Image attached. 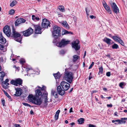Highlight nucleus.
I'll return each mask as SVG.
<instances>
[{
	"mask_svg": "<svg viewBox=\"0 0 127 127\" xmlns=\"http://www.w3.org/2000/svg\"><path fill=\"white\" fill-rule=\"evenodd\" d=\"M12 35V37L15 38H17L21 36L20 34L15 31H14L13 32Z\"/></svg>",
	"mask_w": 127,
	"mask_h": 127,
	"instance_id": "a211bd4d",
	"label": "nucleus"
},
{
	"mask_svg": "<svg viewBox=\"0 0 127 127\" xmlns=\"http://www.w3.org/2000/svg\"><path fill=\"white\" fill-rule=\"evenodd\" d=\"M52 34L53 36L55 38L60 37L61 35L60 28L57 26H54L53 28Z\"/></svg>",
	"mask_w": 127,
	"mask_h": 127,
	"instance_id": "f03ea898",
	"label": "nucleus"
},
{
	"mask_svg": "<svg viewBox=\"0 0 127 127\" xmlns=\"http://www.w3.org/2000/svg\"><path fill=\"white\" fill-rule=\"evenodd\" d=\"M85 10L87 15H89V13L90 12V7H87L86 8Z\"/></svg>",
	"mask_w": 127,
	"mask_h": 127,
	"instance_id": "473e14b6",
	"label": "nucleus"
},
{
	"mask_svg": "<svg viewBox=\"0 0 127 127\" xmlns=\"http://www.w3.org/2000/svg\"><path fill=\"white\" fill-rule=\"evenodd\" d=\"M90 17L92 19L93 18H95V16H94L93 15H90Z\"/></svg>",
	"mask_w": 127,
	"mask_h": 127,
	"instance_id": "4d7b16f0",
	"label": "nucleus"
},
{
	"mask_svg": "<svg viewBox=\"0 0 127 127\" xmlns=\"http://www.w3.org/2000/svg\"><path fill=\"white\" fill-rule=\"evenodd\" d=\"M79 40H75L72 43V47L74 48L76 50H78L80 48V45H79Z\"/></svg>",
	"mask_w": 127,
	"mask_h": 127,
	"instance_id": "423d86ee",
	"label": "nucleus"
},
{
	"mask_svg": "<svg viewBox=\"0 0 127 127\" xmlns=\"http://www.w3.org/2000/svg\"><path fill=\"white\" fill-rule=\"evenodd\" d=\"M5 76V73L3 71L0 72V81H2L3 77Z\"/></svg>",
	"mask_w": 127,
	"mask_h": 127,
	"instance_id": "aec40b11",
	"label": "nucleus"
},
{
	"mask_svg": "<svg viewBox=\"0 0 127 127\" xmlns=\"http://www.w3.org/2000/svg\"><path fill=\"white\" fill-rule=\"evenodd\" d=\"M72 112V108H71L69 110V112L71 113Z\"/></svg>",
	"mask_w": 127,
	"mask_h": 127,
	"instance_id": "69168bd1",
	"label": "nucleus"
},
{
	"mask_svg": "<svg viewBox=\"0 0 127 127\" xmlns=\"http://www.w3.org/2000/svg\"><path fill=\"white\" fill-rule=\"evenodd\" d=\"M62 24L64 27L67 29H69V27L66 21H64Z\"/></svg>",
	"mask_w": 127,
	"mask_h": 127,
	"instance_id": "4be33fe9",
	"label": "nucleus"
},
{
	"mask_svg": "<svg viewBox=\"0 0 127 127\" xmlns=\"http://www.w3.org/2000/svg\"><path fill=\"white\" fill-rule=\"evenodd\" d=\"M26 21L23 18H19L15 22V26H17L18 25L22 23H24Z\"/></svg>",
	"mask_w": 127,
	"mask_h": 127,
	"instance_id": "ddd939ff",
	"label": "nucleus"
},
{
	"mask_svg": "<svg viewBox=\"0 0 127 127\" xmlns=\"http://www.w3.org/2000/svg\"><path fill=\"white\" fill-rule=\"evenodd\" d=\"M69 33H71V34H72L73 33L72 32H68V31L65 30H63L62 32V34L63 35Z\"/></svg>",
	"mask_w": 127,
	"mask_h": 127,
	"instance_id": "5701e85b",
	"label": "nucleus"
},
{
	"mask_svg": "<svg viewBox=\"0 0 127 127\" xmlns=\"http://www.w3.org/2000/svg\"><path fill=\"white\" fill-rule=\"evenodd\" d=\"M64 41L65 40H62L61 42L57 43L56 44V45L58 47H64L65 45L68 44L70 42L69 40L67 41Z\"/></svg>",
	"mask_w": 127,
	"mask_h": 127,
	"instance_id": "0eeeda50",
	"label": "nucleus"
},
{
	"mask_svg": "<svg viewBox=\"0 0 127 127\" xmlns=\"http://www.w3.org/2000/svg\"><path fill=\"white\" fill-rule=\"evenodd\" d=\"M23 104L25 106H30V104H28L27 103H23Z\"/></svg>",
	"mask_w": 127,
	"mask_h": 127,
	"instance_id": "8fccbe9b",
	"label": "nucleus"
},
{
	"mask_svg": "<svg viewBox=\"0 0 127 127\" xmlns=\"http://www.w3.org/2000/svg\"><path fill=\"white\" fill-rule=\"evenodd\" d=\"M28 99L30 102L34 103L36 98L32 95H29L28 97Z\"/></svg>",
	"mask_w": 127,
	"mask_h": 127,
	"instance_id": "2eb2a0df",
	"label": "nucleus"
},
{
	"mask_svg": "<svg viewBox=\"0 0 127 127\" xmlns=\"http://www.w3.org/2000/svg\"><path fill=\"white\" fill-rule=\"evenodd\" d=\"M22 82V80L20 78H18L12 80L11 81L10 83L16 86H18L21 85Z\"/></svg>",
	"mask_w": 127,
	"mask_h": 127,
	"instance_id": "20e7f679",
	"label": "nucleus"
},
{
	"mask_svg": "<svg viewBox=\"0 0 127 127\" xmlns=\"http://www.w3.org/2000/svg\"><path fill=\"white\" fill-rule=\"evenodd\" d=\"M117 41L120 43L122 46H124L125 44L123 40H117Z\"/></svg>",
	"mask_w": 127,
	"mask_h": 127,
	"instance_id": "c9c22d12",
	"label": "nucleus"
},
{
	"mask_svg": "<svg viewBox=\"0 0 127 127\" xmlns=\"http://www.w3.org/2000/svg\"><path fill=\"white\" fill-rule=\"evenodd\" d=\"M89 127H96V126L94 125L90 124L89 125Z\"/></svg>",
	"mask_w": 127,
	"mask_h": 127,
	"instance_id": "3c124183",
	"label": "nucleus"
},
{
	"mask_svg": "<svg viewBox=\"0 0 127 127\" xmlns=\"http://www.w3.org/2000/svg\"><path fill=\"white\" fill-rule=\"evenodd\" d=\"M44 96L45 100L44 101L43 104L42 105L43 107H45L47 105V103L49 102L47 101L48 93L45 92L44 93L43 95V96H44Z\"/></svg>",
	"mask_w": 127,
	"mask_h": 127,
	"instance_id": "9b49d317",
	"label": "nucleus"
},
{
	"mask_svg": "<svg viewBox=\"0 0 127 127\" xmlns=\"http://www.w3.org/2000/svg\"><path fill=\"white\" fill-rule=\"evenodd\" d=\"M112 47L113 49H117L119 48V47L117 44L114 43L112 46Z\"/></svg>",
	"mask_w": 127,
	"mask_h": 127,
	"instance_id": "7c9ffc66",
	"label": "nucleus"
},
{
	"mask_svg": "<svg viewBox=\"0 0 127 127\" xmlns=\"http://www.w3.org/2000/svg\"><path fill=\"white\" fill-rule=\"evenodd\" d=\"M15 90L16 91V94L14 95L16 96H20L22 93V89L19 88H17L15 89Z\"/></svg>",
	"mask_w": 127,
	"mask_h": 127,
	"instance_id": "4468645a",
	"label": "nucleus"
},
{
	"mask_svg": "<svg viewBox=\"0 0 127 127\" xmlns=\"http://www.w3.org/2000/svg\"><path fill=\"white\" fill-rule=\"evenodd\" d=\"M61 85L63 90L62 89L61 87L59 86L57 87V90L59 94L62 95L64 94V91H67L69 89L70 85L66 82L63 81L61 82Z\"/></svg>",
	"mask_w": 127,
	"mask_h": 127,
	"instance_id": "f257e3e1",
	"label": "nucleus"
},
{
	"mask_svg": "<svg viewBox=\"0 0 127 127\" xmlns=\"http://www.w3.org/2000/svg\"><path fill=\"white\" fill-rule=\"evenodd\" d=\"M38 88L41 90H45L46 89V87L44 86H42V88H41L40 87L38 86Z\"/></svg>",
	"mask_w": 127,
	"mask_h": 127,
	"instance_id": "e433bc0d",
	"label": "nucleus"
},
{
	"mask_svg": "<svg viewBox=\"0 0 127 127\" xmlns=\"http://www.w3.org/2000/svg\"><path fill=\"white\" fill-rule=\"evenodd\" d=\"M35 28L34 32L36 34H41L42 32L41 27L39 25H35Z\"/></svg>",
	"mask_w": 127,
	"mask_h": 127,
	"instance_id": "f8f14e48",
	"label": "nucleus"
},
{
	"mask_svg": "<svg viewBox=\"0 0 127 127\" xmlns=\"http://www.w3.org/2000/svg\"><path fill=\"white\" fill-rule=\"evenodd\" d=\"M79 58V57L77 55H74L73 57V61L74 62L76 61Z\"/></svg>",
	"mask_w": 127,
	"mask_h": 127,
	"instance_id": "c85d7f7f",
	"label": "nucleus"
},
{
	"mask_svg": "<svg viewBox=\"0 0 127 127\" xmlns=\"http://www.w3.org/2000/svg\"><path fill=\"white\" fill-rule=\"evenodd\" d=\"M111 40H103L104 41L108 44H110L111 43L110 41Z\"/></svg>",
	"mask_w": 127,
	"mask_h": 127,
	"instance_id": "c03bdc74",
	"label": "nucleus"
},
{
	"mask_svg": "<svg viewBox=\"0 0 127 127\" xmlns=\"http://www.w3.org/2000/svg\"><path fill=\"white\" fill-rule=\"evenodd\" d=\"M2 84H4L6 86H7L9 84L7 82H2Z\"/></svg>",
	"mask_w": 127,
	"mask_h": 127,
	"instance_id": "09e8293b",
	"label": "nucleus"
},
{
	"mask_svg": "<svg viewBox=\"0 0 127 127\" xmlns=\"http://www.w3.org/2000/svg\"><path fill=\"white\" fill-rule=\"evenodd\" d=\"M30 113L31 114H34V113L32 110L31 111Z\"/></svg>",
	"mask_w": 127,
	"mask_h": 127,
	"instance_id": "338daca9",
	"label": "nucleus"
},
{
	"mask_svg": "<svg viewBox=\"0 0 127 127\" xmlns=\"http://www.w3.org/2000/svg\"><path fill=\"white\" fill-rule=\"evenodd\" d=\"M106 75L108 77H109L111 75V73L110 72H107L106 73Z\"/></svg>",
	"mask_w": 127,
	"mask_h": 127,
	"instance_id": "de8ad7c7",
	"label": "nucleus"
},
{
	"mask_svg": "<svg viewBox=\"0 0 127 127\" xmlns=\"http://www.w3.org/2000/svg\"><path fill=\"white\" fill-rule=\"evenodd\" d=\"M125 83L124 82H122L120 83L119 84V86L122 88L123 89L124 87H123V86L124 85Z\"/></svg>",
	"mask_w": 127,
	"mask_h": 127,
	"instance_id": "4c0bfd02",
	"label": "nucleus"
},
{
	"mask_svg": "<svg viewBox=\"0 0 127 127\" xmlns=\"http://www.w3.org/2000/svg\"><path fill=\"white\" fill-rule=\"evenodd\" d=\"M60 112V110H58L56 112V114L59 115Z\"/></svg>",
	"mask_w": 127,
	"mask_h": 127,
	"instance_id": "13d9d810",
	"label": "nucleus"
},
{
	"mask_svg": "<svg viewBox=\"0 0 127 127\" xmlns=\"http://www.w3.org/2000/svg\"><path fill=\"white\" fill-rule=\"evenodd\" d=\"M99 72L102 74L103 73V68L102 66L99 68Z\"/></svg>",
	"mask_w": 127,
	"mask_h": 127,
	"instance_id": "a19ab883",
	"label": "nucleus"
},
{
	"mask_svg": "<svg viewBox=\"0 0 127 127\" xmlns=\"http://www.w3.org/2000/svg\"><path fill=\"white\" fill-rule=\"evenodd\" d=\"M51 95L53 96L55 98H57L58 97V93L56 91H52L51 92Z\"/></svg>",
	"mask_w": 127,
	"mask_h": 127,
	"instance_id": "412c9836",
	"label": "nucleus"
},
{
	"mask_svg": "<svg viewBox=\"0 0 127 127\" xmlns=\"http://www.w3.org/2000/svg\"><path fill=\"white\" fill-rule=\"evenodd\" d=\"M115 122H117L118 124H121V123L120 120H113L112 121V122L113 123H114Z\"/></svg>",
	"mask_w": 127,
	"mask_h": 127,
	"instance_id": "f704fd0d",
	"label": "nucleus"
},
{
	"mask_svg": "<svg viewBox=\"0 0 127 127\" xmlns=\"http://www.w3.org/2000/svg\"><path fill=\"white\" fill-rule=\"evenodd\" d=\"M20 63L21 64H23L25 62V60L23 59H21L20 60Z\"/></svg>",
	"mask_w": 127,
	"mask_h": 127,
	"instance_id": "ea45409f",
	"label": "nucleus"
},
{
	"mask_svg": "<svg viewBox=\"0 0 127 127\" xmlns=\"http://www.w3.org/2000/svg\"><path fill=\"white\" fill-rule=\"evenodd\" d=\"M32 19L35 21H38L39 19V18L37 16H35L34 15H32Z\"/></svg>",
	"mask_w": 127,
	"mask_h": 127,
	"instance_id": "cd10ccee",
	"label": "nucleus"
},
{
	"mask_svg": "<svg viewBox=\"0 0 127 127\" xmlns=\"http://www.w3.org/2000/svg\"><path fill=\"white\" fill-rule=\"evenodd\" d=\"M103 90L105 91H107V88H103Z\"/></svg>",
	"mask_w": 127,
	"mask_h": 127,
	"instance_id": "774afa93",
	"label": "nucleus"
},
{
	"mask_svg": "<svg viewBox=\"0 0 127 127\" xmlns=\"http://www.w3.org/2000/svg\"><path fill=\"white\" fill-rule=\"evenodd\" d=\"M107 106L108 107H111L112 106V105L111 104H107Z\"/></svg>",
	"mask_w": 127,
	"mask_h": 127,
	"instance_id": "bf43d9fd",
	"label": "nucleus"
},
{
	"mask_svg": "<svg viewBox=\"0 0 127 127\" xmlns=\"http://www.w3.org/2000/svg\"><path fill=\"white\" fill-rule=\"evenodd\" d=\"M126 120H127V118H121V120H120L121 124H125L126 123V121H125Z\"/></svg>",
	"mask_w": 127,
	"mask_h": 127,
	"instance_id": "b1692460",
	"label": "nucleus"
},
{
	"mask_svg": "<svg viewBox=\"0 0 127 127\" xmlns=\"http://www.w3.org/2000/svg\"><path fill=\"white\" fill-rule=\"evenodd\" d=\"M104 7L107 12L111 14L112 12L109 6L106 3L103 4Z\"/></svg>",
	"mask_w": 127,
	"mask_h": 127,
	"instance_id": "dca6fc26",
	"label": "nucleus"
},
{
	"mask_svg": "<svg viewBox=\"0 0 127 127\" xmlns=\"http://www.w3.org/2000/svg\"><path fill=\"white\" fill-rule=\"evenodd\" d=\"M35 96H39L42 95V92L39 89H37L35 91Z\"/></svg>",
	"mask_w": 127,
	"mask_h": 127,
	"instance_id": "6ab92c4d",
	"label": "nucleus"
},
{
	"mask_svg": "<svg viewBox=\"0 0 127 127\" xmlns=\"http://www.w3.org/2000/svg\"><path fill=\"white\" fill-rule=\"evenodd\" d=\"M54 76L55 77V79H56L59 78L60 77V73L59 72H58L54 74Z\"/></svg>",
	"mask_w": 127,
	"mask_h": 127,
	"instance_id": "bb28decb",
	"label": "nucleus"
},
{
	"mask_svg": "<svg viewBox=\"0 0 127 127\" xmlns=\"http://www.w3.org/2000/svg\"><path fill=\"white\" fill-rule=\"evenodd\" d=\"M94 63L93 62H92L89 68V69H90L94 65Z\"/></svg>",
	"mask_w": 127,
	"mask_h": 127,
	"instance_id": "a18cd8bd",
	"label": "nucleus"
},
{
	"mask_svg": "<svg viewBox=\"0 0 127 127\" xmlns=\"http://www.w3.org/2000/svg\"><path fill=\"white\" fill-rule=\"evenodd\" d=\"M59 115L55 114V120H57L58 119Z\"/></svg>",
	"mask_w": 127,
	"mask_h": 127,
	"instance_id": "864d4df0",
	"label": "nucleus"
},
{
	"mask_svg": "<svg viewBox=\"0 0 127 127\" xmlns=\"http://www.w3.org/2000/svg\"><path fill=\"white\" fill-rule=\"evenodd\" d=\"M3 32L4 33L9 37L11 34V30L10 27L8 26H5L3 29Z\"/></svg>",
	"mask_w": 127,
	"mask_h": 127,
	"instance_id": "39448f33",
	"label": "nucleus"
},
{
	"mask_svg": "<svg viewBox=\"0 0 127 127\" xmlns=\"http://www.w3.org/2000/svg\"><path fill=\"white\" fill-rule=\"evenodd\" d=\"M75 124L74 123L72 122L70 124V125H71V126L72 127L74 125H75Z\"/></svg>",
	"mask_w": 127,
	"mask_h": 127,
	"instance_id": "0e129e2a",
	"label": "nucleus"
},
{
	"mask_svg": "<svg viewBox=\"0 0 127 127\" xmlns=\"http://www.w3.org/2000/svg\"><path fill=\"white\" fill-rule=\"evenodd\" d=\"M50 22L46 19H43L42 23V27L44 28H48V27H50Z\"/></svg>",
	"mask_w": 127,
	"mask_h": 127,
	"instance_id": "1a4fd4ad",
	"label": "nucleus"
},
{
	"mask_svg": "<svg viewBox=\"0 0 127 127\" xmlns=\"http://www.w3.org/2000/svg\"><path fill=\"white\" fill-rule=\"evenodd\" d=\"M24 36H28L31 35L33 32V30L31 28H29L28 29L23 32Z\"/></svg>",
	"mask_w": 127,
	"mask_h": 127,
	"instance_id": "6e6552de",
	"label": "nucleus"
},
{
	"mask_svg": "<svg viewBox=\"0 0 127 127\" xmlns=\"http://www.w3.org/2000/svg\"><path fill=\"white\" fill-rule=\"evenodd\" d=\"M17 3V1L16 0H14L10 3V6L11 7H12L14 6Z\"/></svg>",
	"mask_w": 127,
	"mask_h": 127,
	"instance_id": "2f4dec72",
	"label": "nucleus"
},
{
	"mask_svg": "<svg viewBox=\"0 0 127 127\" xmlns=\"http://www.w3.org/2000/svg\"><path fill=\"white\" fill-rule=\"evenodd\" d=\"M14 12L15 11L14 10L11 9L9 11V14L12 15L13 14Z\"/></svg>",
	"mask_w": 127,
	"mask_h": 127,
	"instance_id": "58836bf2",
	"label": "nucleus"
},
{
	"mask_svg": "<svg viewBox=\"0 0 127 127\" xmlns=\"http://www.w3.org/2000/svg\"><path fill=\"white\" fill-rule=\"evenodd\" d=\"M3 88L5 89H6L7 88V86H6L5 85V84H3Z\"/></svg>",
	"mask_w": 127,
	"mask_h": 127,
	"instance_id": "052dcab7",
	"label": "nucleus"
},
{
	"mask_svg": "<svg viewBox=\"0 0 127 127\" xmlns=\"http://www.w3.org/2000/svg\"><path fill=\"white\" fill-rule=\"evenodd\" d=\"M58 8L61 11L63 12L64 11V7L62 5H60L58 7Z\"/></svg>",
	"mask_w": 127,
	"mask_h": 127,
	"instance_id": "c756f323",
	"label": "nucleus"
},
{
	"mask_svg": "<svg viewBox=\"0 0 127 127\" xmlns=\"http://www.w3.org/2000/svg\"><path fill=\"white\" fill-rule=\"evenodd\" d=\"M6 96L9 98L11 99V96H10L8 93H7L5 95Z\"/></svg>",
	"mask_w": 127,
	"mask_h": 127,
	"instance_id": "5fc2aeb1",
	"label": "nucleus"
},
{
	"mask_svg": "<svg viewBox=\"0 0 127 127\" xmlns=\"http://www.w3.org/2000/svg\"><path fill=\"white\" fill-rule=\"evenodd\" d=\"M109 36L111 37L114 40H121V38L118 36H112L111 34H109Z\"/></svg>",
	"mask_w": 127,
	"mask_h": 127,
	"instance_id": "393cba45",
	"label": "nucleus"
},
{
	"mask_svg": "<svg viewBox=\"0 0 127 127\" xmlns=\"http://www.w3.org/2000/svg\"><path fill=\"white\" fill-rule=\"evenodd\" d=\"M14 126L15 127H21L19 125L17 124H15L14 125Z\"/></svg>",
	"mask_w": 127,
	"mask_h": 127,
	"instance_id": "603ef678",
	"label": "nucleus"
},
{
	"mask_svg": "<svg viewBox=\"0 0 127 127\" xmlns=\"http://www.w3.org/2000/svg\"><path fill=\"white\" fill-rule=\"evenodd\" d=\"M42 100L40 98L35 99L34 103L38 105H40L42 102Z\"/></svg>",
	"mask_w": 127,
	"mask_h": 127,
	"instance_id": "f3484780",
	"label": "nucleus"
},
{
	"mask_svg": "<svg viewBox=\"0 0 127 127\" xmlns=\"http://www.w3.org/2000/svg\"><path fill=\"white\" fill-rule=\"evenodd\" d=\"M0 50H4V46L3 45L0 44Z\"/></svg>",
	"mask_w": 127,
	"mask_h": 127,
	"instance_id": "37998d69",
	"label": "nucleus"
},
{
	"mask_svg": "<svg viewBox=\"0 0 127 127\" xmlns=\"http://www.w3.org/2000/svg\"><path fill=\"white\" fill-rule=\"evenodd\" d=\"M0 40H6L2 36V33H0Z\"/></svg>",
	"mask_w": 127,
	"mask_h": 127,
	"instance_id": "79ce46f5",
	"label": "nucleus"
},
{
	"mask_svg": "<svg viewBox=\"0 0 127 127\" xmlns=\"http://www.w3.org/2000/svg\"><path fill=\"white\" fill-rule=\"evenodd\" d=\"M0 43L3 44L6 43V46H7L8 44L7 43H6V40H0Z\"/></svg>",
	"mask_w": 127,
	"mask_h": 127,
	"instance_id": "72a5a7b5",
	"label": "nucleus"
},
{
	"mask_svg": "<svg viewBox=\"0 0 127 127\" xmlns=\"http://www.w3.org/2000/svg\"><path fill=\"white\" fill-rule=\"evenodd\" d=\"M2 90L5 95L7 93L4 90L2 89Z\"/></svg>",
	"mask_w": 127,
	"mask_h": 127,
	"instance_id": "e2e57ef3",
	"label": "nucleus"
},
{
	"mask_svg": "<svg viewBox=\"0 0 127 127\" xmlns=\"http://www.w3.org/2000/svg\"><path fill=\"white\" fill-rule=\"evenodd\" d=\"M72 73L70 72H65L64 79L69 83H71L73 79Z\"/></svg>",
	"mask_w": 127,
	"mask_h": 127,
	"instance_id": "7ed1b4c3",
	"label": "nucleus"
},
{
	"mask_svg": "<svg viewBox=\"0 0 127 127\" xmlns=\"http://www.w3.org/2000/svg\"><path fill=\"white\" fill-rule=\"evenodd\" d=\"M60 54L62 55L64 54L65 53V52L63 50H62L60 51Z\"/></svg>",
	"mask_w": 127,
	"mask_h": 127,
	"instance_id": "49530a36",
	"label": "nucleus"
},
{
	"mask_svg": "<svg viewBox=\"0 0 127 127\" xmlns=\"http://www.w3.org/2000/svg\"><path fill=\"white\" fill-rule=\"evenodd\" d=\"M111 5L112 9L114 13L117 14L119 12V9L115 3H113L111 4Z\"/></svg>",
	"mask_w": 127,
	"mask_h": 127,
	"instance_id": "9d476101",
	"label": "nucleus"
},
{
	"mask_svg": "<svg viewBox=\"0 0 127 127\" xmlns=\"http://www.w3.org/2000/svg\"><path fill=\"white\" fill-rule=\"evenodd\" d=\"M1 103L3 106L5 105V101L4 100H1Z\"/></svg>",
	"mask_w": 127,
	"mask_h": 127,
	"instance_id": "6e6d98bb",
	"label": "nucleus"
},
{
	"mask_svg": "<svg viewBox=\"0 0 127 127\" xmlns=\"http://www.w3.org/2000/svg\"><path fill=\"white\" fill-rule=\"evenodd\" d=\"M84 119L83 118H81L78 119L77 120V121L79 124H81L84 123Z\"/></svg>",
	"mask_w": 127,
	"mask_h": 127,
	"instance_id": "a878e982",
	"label": "nucleus"
},
{
	"mask_svg": "<svg viewBox=\"0 0 127 127\" xmlns=\"http://www.w3.org/2000/svg\"><path fill=\"white\" fill-rule=\"evenodd\" d=\"M86 51H85V52H84V55L83 58H85V57L86 56Z\"/></svg>",
	"mask_w": 127,
	"mask_h": 127,
	"instance_id": "680f3d73",
	"label": "nucleus"
}]
</instances>
